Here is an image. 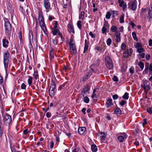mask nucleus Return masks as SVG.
<instances>
[{"label":"nucleus","instance_id":"2eb2a0df","mask_svg":"<svg viewBox=\"0 0 152 152\" xmlns=\"http://www.w3.org/2000/svg\"><path fill=\"white\" fill-rule=\"evenodd\" d=\"M107 102H106V105L107 107L109 108L111 106L113 105V103L112 102V100L111 99H107Z\"/></svg>","mask_w":152,"mask_h":152},{"label":"nucleus","instance_id":"cd10ccee","mask_svg":"<svg viewBox=\"0 0 152 152\" xmlns=\"http://www.w3.org/2000/svg\"><path fill=\"white\" fill-rule=\"evenodd\" d=\"M96 89L95 88L94 89L93 91V94L91 95L92 98H97V95L96 94Z\"/></svg>","mask_w":152,"mask_h":152},{"label":"nucleus","instance_id":"2f4dec72","mask_svg":"<svg viewBox=\"0 0 152 152\" xmlns=\"http://www.w3.org/2000/svg\"><path fill=\"white\" fill-rule=\"evenodd\" d=\"M137 51L139 53H142L144 52L145 50L142 47H141L137 49Z\"/></svg>","mask_w":152,"mask_h":152},{"label":"nucleus","instance_id":"5fc2aeb1","mask_svg":"<svg viewBox=\"0 0 152 152\" xmlns=\"http://www.w3.org/2000/svg\"><path fill=\"white\" fill-rule=\"evenodd\" d=\"M35 22H36V28H35V30H36V32H37V27L38 26V21L37 20V19L36 18H35Z\"/></svg>","mask_w":152,"mask_h":152},{"label":"nucleus","instance_id":"e433bc0d","mask_svg":"<svg viewBox=\"0 0 152 152\" xmlns=\"http://www.w3.org/2000/svg\"><path fill=\"white\" fill-rule=\"evenodd\" d=\"M135 48L137 49L142 47V45L140 43L137 42L135 45Z\"/></svg>","mask_w":152,"mask_h":152},{"label":"nucleus","instance_id":"c03bdc74","mask_svg":"<svg viewBox=\"0 0 152 152\" xmlns=\"http://www.w3.org/2000/svg\"><path fill=\"white\" fill-rule=\"evenodd\" d=\"M147 67H146L143 72L144 73H145V74H146L148 73V66L149 65V63H147Z\"/></svg>","mask_w":152,"mask_h":152},{"label":"nucleus","instance_id":"ea45409f","mask_svg":"<svg viewBox=\"0 0 152 152\" xmlns=\"http://www.w3.org/2000/svg\"><path fill=\"white\" fill-rule=\"evenodd\" d=\"M83 101L85 103H88L89 102V99L88 97L86 96L84 98Z\"/></svg>","mask_w":152,"mask_h":152},{"label":"nucleus","instance_id":"9b49d317","mask_svg":"<svg viewBox=\"0 0 152 152\" xmlns=\"http://www.w3.org/2000/svg\"><path fill=\"white\" fill-rule=\"evenodd\" d=\"M67 30L69 32L70 34H74L75 33L73 26L71 23L67 25Z\"/></svg>","mask_w":152,"mask_h":152},{"label":"nucleus","instance_id":"8fccbe9b","mask_svg":"<svg viewBox=\"0 0 152 152\" xmlns=\"http://www.w3.org/2000/svg\"><path fill=\"white\" fill-rule=\"evenodd\" d=\"M107 31V29L106 28L104 27H103L102 30V34H104Z\"/></svg>","mask_w":152,"mask_h":152},{"label":"nucleus","instance_id":"e2e57ef3","mask_svg":"<svg viewBox=\"0 0 152 152\" xmlns=\"http://www.w3.org/2000/svg\"><path fill=\"white\" fill-rule=\"evenodd\" d=\"M51 114L50 112H48L46 114V117L48 118H49L50 117H51Z\"/></svg>","mask_w":152,"mask_h":152},{"label":"nucleus","instance_id":"412c9836","mask_svg":"<svg viewBox=\"0 0 152 152\" xmlns=\"http://www.w3.org/2000/svg\"><path fill=\"white\" fill-rule=\"evenodd\" d=\"M129 56H130V55H129V50H126L123 53V57L124 58H128Z\"/></svg>","mask_w":152,"mask_h":152},{"label":"nucleus","instance_id":"3c124183","mask_svg":"<svg viewBox=\"0 0 152 152\" xmlns=\"http://www.w3.org/2000/svg\"><path fill=\"white\" fill-rule=\"evenodd\" d=\"M129 72L131 74H133L134 72V68L133 67H131L129 69Z\"/></svg>","mask_w":152,"mask_h":152},{"label":"nucleus","instance_id":"774afa93","mask_svg":"<svg viewBox=\"0 0 152 152\" xmlns=\"http://www.w3.org/2000/svg\"><path fill=\"white\" fill-rule=\"evenodd\" d=\"M113 99H116L118 98V96L116 94H114L113 96Z\"/></svg>","mask_w":152,"mask_h":152},{"label":"nucleus","instance_id":"f257e3e1","mask_svg":"<svg viewBox=\"0 0 152 152\" xmlns=\"http://www.w3.org/2000/svg\"><path fill=\"white\" fill-rule=\"evenodd\" d=\"M38 20L40 26L44 33H46L47 30L44 22V18L43 15L42 10L39 9L38 10Z\"/></svg>","mask_w":152,"mask_h":152},{"label":"nucleus","instance_id":"a211bd4d","mask_svg":"<svg viewBox=\"0 0 152 152\" xmlns=\"http://www.w3.org/2000/svg\"><path fill=\"white\" fill-rule=\"evenodd\" d=\"M116 38V41L117 42H119L121 41L120 33L118 31H117L115 33Z\"/></svg>","mask_w":152,"mask_h":152},{"label":"nucleus","instance_id":"c85d7f7f","mask_svg":"<svg viewBox=\"0 0 152 152\" xmlns=\"http://www.w3.org/2000/svg\"><path fill=\"white\" fill-rule=\"evenodd\" d=\"M132 36L134 39L137 41L138 40V38L136 36V34L135 31H133L132 33Z\"/></svg>","mask_w":152,"mask_h":152},{"label":"nucleus","instance_id":"f8f14e48","mask_svg":"<svg viewBox=\"0 0 152 152\" xmlns=\"http://www.w3.org/2000/svg\"><path fill=\"white\" fill-rule=\"evenodd\" d=\"M127 136L125 133H123L121 134V136H119L118 137V139L120 142H122L124 141V139L126 138Z\"/></svg>","mask_w":152,"mask_h":152},{"label":"nucleus","instance_id":"09e8293b","mask_svg":"<svg viewBox=\"0 0 152 152\" xmlns=\"http://www.w3.org/2000/svg\"><path fill=\"white\" fill-rule=\"evenodd\" d=\"M112 40L110 38H108L107 40V45H110L111 43Z\"/></svg>","mask_w":152,"mask_h":152},{"label":"nucleus","instance_id":"a19ab883","mask_svg":"<svg viewBox=\"0 0 152 152\" xmlns=\"http://www.w3.org/2000/svg\"><path fill=\"white\" fill-rule=\"evenodd\" d=\"M146 10V9L144 8H142L141 9V10L140 13V15L141 16H142L144 15V13L145 12Z\"/></svg>","mask_w":152,"mask_h":152},{"label":"nucleus","instance_id":"de8ad7c7","mask_svg":"<svg viewBox=\"0 0 152 152\" xmlns=\"http://www.w3.org/2000/svg\"><path fill=\"white\" fill-rule=\"evenodd\" d=\"M26 85L24 83H23L21 85V88L22 89L25 90L26 89Z\"/></svg>","mask_w":152,"mask_h":152},{"label":"nucleus","instance_id":"0e129e2a","mask_svg":"<svg viewBox=\"0 0 152 152\" xmlns=\"http://www.w3.org/2000/svg\"><path fill=\"white\" fill-rule=\"evenodd\" d=\"M113 80L114 81H118V78L115 75L113 76Z\"/></svg>","mask_w":152,"mask_h":152},{"label":"nucleus","instance_id":"72a5a7b5","mask_svg":"<svg viewBox=\"0 0 152 152\" xmlns=\"http://www.w3.org/2000/svg\"><path fill=\"white\" fill-rule=\"evenodd\" d=\"M139 66L141 68V70H142L144 67V64L142 62H140L139 63Z\"/></svg>","mask_w":152,"mask_h":152},{"label":"nucleus","instance_id":"7c9ffc66","mask_svg":"<svg viewBox=\"0 0 152 152\" xmlns=\"http://www.w3.org/2000/svg\"><path fill=\"white\" fill-rule=\"evenodd\" d=\"M117 30V28L116 26H111V30L112 32H114Z\"/></svg>","mask_w":152,"mask_h":152},{"label":"nucleus","instance_id":"c9c22d12","mask_svg":"<svg viewBox=\"0 0 152 152\" xmlns=\"http://www.w3.org/2000/svg\"><path fill=\"white\" fill-rule=\"evenodd\" d=\"M81 21L80 20H78L77 23V25L79 28L80 30L82 28Z\"/></svg>","mask_w":152,"mask_h":152},{"label":"nucleus","instance_id":"58836bf2","mask_svg":"<svg viewBox=\"0 0 152 152\" xmlns=\"http://www.w3.org/2000/svg\"><path fill=\"white\" fill-rule=\"evenodd\" d=\"M126 45L124 43H122L121 46V50H124L126 49Z\"/></svg>","mask_w":152,"mask_h":152},{"label":"nucleus","instance_id":"a878e982","mask_svg":"<svg viewBox=\"0 0 152 152\" xmlns=\"http://www.w3.org/2000/svg\"><path fill=\"white\" fill-rule=\"evenodd\" d=\"M91 149L93 152H96L97 150L96 146L95 145H91Z\"/></svg>","mask_w":152,"mask_h":152},{"label":"nucleus","instance_id":"6e6d98bb","mask_svg":"<svg viewBox=\"0 0 152 152\" xmlns=\"http://www.w3.org/2000/svg\"><path fill=\"white\" fill-rule=\"evenodd\" d=\"M121 7H122L123 10L124 11L126 10V9L127 7L126 4V3L124 4L123 5V6H122Z\"/></svg>","mask_w":152,"mask_h":152},{"label":"nucleus","instance_id":"c756f323","mask_svg":"<svg viewBox=\"0 0 152 152\" xmlns=\"http://www.w3.org/2000/svg\"><path fill=\"white\" fill-rule=\"evenodd\" d=\"M124 14H121L120 19V22L121 23H122L124 22Z\"/></svg>","mask_w":152,"mask_h":152},{"label":"nucleus","instance_id":"13d9d810","mask_svg":"<svg viewBox=\"0 0 152 152\" xmlns=\"http://www.w3.org/2000/svg\"><path fill=\"white\" fill-rule=\"evenodd\" d=\"M151 58L150 55L147 54L145 56V58L146 60L148 61L150 60Z\"/></svg>","mask_w":152,"mask_h":152},{"label":"nucleus","instance_id":"6e6552de","mask_svg":"<svg viewBox=\"0 0 152 152\" xmlns=\"http://www.w3.org/2000/svg\"><path fill=\"white\" fill-rule=\"evenodd\" d=\"M43 5L46 9V12H48L51 9L50 4L49 0H44Z\"/></svg>","mask_w":152,"mask_h":152},{"label":"nucleus","instance_id":"9d476101","mask_svg":"<svg viewBox=\"0 0 152 152\" xmlns=\"http://www.w3.org/2000/svg\"><path fill=\"white\" fill-rule=\"evenodd\" d=\"M4 25L6 30V32L7 34H9L12 29L11 26L10 22H5Z\"/></svg>","mask_w":152,"mask_h":152},{"label":"nucleus","instance_id":"bf43d9fd","mask_svg":"<svg viewBox=\"0 0 152 152\" xmlns=\"http://www.w3.org/2000/svg\"><path fill=\"white\" fill-rule=\"evenodd\" d=\"M65 84H64L60 86L58 88V90L61 91L62 89L65 87Z\"/></svg>","mask_w":152,"mask_h":152},{"label":"nucleus","instance_id":"79ce46f5","mask_svg":"<svg viewBox=\"0 0 152 152\" xmlns=\"http://www.w3.org/2000/svg\"><path fill=\"white\" fill-rule=\"evenodd\" d=\"M84 12L83 11L81 12L80 14V15L79 16V19H83L84 18Z\"/></svg>","mask_w":152,"mask_h":152},{"label":"nucleus","instance_id":"603ef678","mask_svg":"<svg viewBox=\"0 0 152 152\" xmlns=\"http://www.w3.org/2000/svg\"><path fill=\"white\" fill-rule=\"evenodd\" d=\"M3 90L4 92H2V91H1V95H3V96H4L5 95H6L7 94V93L6 92V91L5 89L3 88Z\"/></svg>","mask_w":152,"mask_h":152},{"label":"nucleus","instance_id":"052dcab7","mask_svg":"<svg viewBox=\"0 0 152 152\" xmlns=\"http://www.w3.org/2000/svg\"><path fill=\"white\" fill-rule=\"evenodd\" d=\"M18 37L19 39L21 40L22 39V32L21 31H20L19 32V35Z\"/></svg>","mask_w":152,"mask_h":152},{"label":"nucleus","instance_id":"4468645a","mask_svg":"<svg viewBox=\"0 0 152 152\" xmlns=\"http://www.w3.org/2000/svg\"><path fill=\"white\" fill-rule=\"evenodd\" d=\"M89 44V42L86 39L85 40V45L84 47L83 53H85L88 50V46Z\"/></svg>","mask_w":152,"mask_h":152},{"label":"nucleus","instance_id":"49530a36","mask_svg":"<svg viewBox=\"0 0 152 152\" xmlns=\"http://www.w3.org/2000/svg\"><path fill=\"white\" fill-rule=\"evenodd\" d=\"M111 16L110 12H107V14L106 15V18L107 19H109L110 18V17Z\"/></svg>","mask_w":152,"mask_h":152},{"label":"nucleus","instance_id":"aec40b11","mask_svg":"<svg viewBox=\"0 0 152 152\" xmlns=\"http://www.w3.org/2000/svg\"><path fill=\"white\" fill-rule=\"evenodd\" d=\"M33 75L36 80H39V75L38 73V71H37L34 70V73L33 74Z\"/></svg>","mask_w":152,"mask_h":152},{"label":"nucleus","instance_id":"39448f33","mask_svg":"<svg viewBox=\"0 0 152 152\" xmlns=\"http://www.w3.org/2000/svg\"><path fill=\"white\" fill-rule=\"evenodd\" d=\"M10 54L8 51L4 52L3 54L4 66L6 70L8 67Z\"/></svg>","mask_w":152,"mask_h":152},{"label":"nucleus","instance_id":"f704fd0d","mask_svg":"<svg viewBox=\"0 0 152 152\" xmlns=\"http://www.w3.org/2000/svg\"><path fill=\"white\" fill-rule=\"evenodd\" d=\"M118 2L119 4V6L121 7L124 4V1L123 0H118Z\"/></svg>","mask_w":152,"mask_h":152},{"label":"nucleus","instance_id":"b1692460","mask_svg":"<svg viewBox=\"0 0 152 152\" xmlns=\"http://www.w3.org/2000/svg\"><path fill=\"white\" fill-rule=\"evenodd\" d=\"M59 31V30L58 28H54L52 31V32L54 35H56Z\"/></svg>","mask_w":152,"mask_h":152},{"label":"nucleus","instance_id":"6ab92c4d","mask_svg":"<svg viewBox=\"0 0 152 152\" xmlns=\"http://www.w3.org/2000/svg\"><path fill=\"white\" fill-rule=\"evenodd\" d=\"M115 113L117 115H119L122 114V111L118 107H116L114 111Z\"/></svg>","mask_w":152,"mask_h":152},{"label":"nucleus","instance_id":"4d7b16f0","mask_svg":"<svg viewBox=\"0 0 152 152\" xmlns=\"http://www.w3.org/2000/svg\"><path fill=\"white\" fill-rule=\"evenodd\" d=\"M142 87L145 90L147 88L149 90L150 89V88L149 87V86L147 85L145 86V85H144Z\"/></svg>","mask_w":152,"mask_h":152},{"label":"nucleus","instance_id":"4c0bfd02","mask_svg":"<svg viewBox=\"0 0 152 152\" xmlns=\"http://www.w3.org/2000/svg\"><path fill=\"white\" fill-rule=\"evenodd\" d=\"M90 77V76L88 75H86L83 78L82 80L83 81L85 82Z\"/></svg>","mask_w":152,"mask_h":152},{"label":"nucleus","instance_id":"4be33fe9","mask_svg":"<svg viewBox=\"0 0 152 152\" xmlns=\"http://www.w3.org/2000/svg\"><path fill=\"white\" fill-rule=\"evenodd\" d=\"M9 41L5 39H3V45L5 48H7L8 46Z\"/></svg>","mask_w":152,"mask_h":152},{"label":"nucleus","instance_id":"dca6fc26","mask_svg":"<svg viewBox=\"0 0 152 152\" xmlns=\"http://www.w3.org/2000/svg\"><path fill=\"white\" fill-rule=\"evenodd\" d=\"M28 38L30 42V45L32 47V44L31 42V40H33V36L32 34V32L31 31H29V35H28Z\"/></svg>","mask_w":152,"mask_h":152},{"label":"nucleus","instance_id":"69168bd1","mask_svg":"<svg viewBox=\"0 0 152 152\" xmlns=\"http://www.w3.org/2000/svg\"><path fill=\"white\" fill-rule=\"evenodd\" d=\"M89 34L93 38L95 37V34H93L92 32H90L89 33Z\"/></svg>","mask_w":152,"mask_h":152},{"label":"nucleus","instance_id":"338daca9","mask_svg":"<svg viewBox=\"0 0 152 152\" xmlns=\"http://www.w3.org/2000/svg\"><path fill=\"white\" fill-rule=\"evenodd\" d=\"M103 27H104L106 28H108L109 27V25L107 22H105L104 23V26Z\"/></svg>","mask_w":152,"mask_h":152},{"label":"nucleus","instance_id":"864d4df0","mask_svg":"<svg viewBox=\"0 0 152 152\" xmlns=\"http://www.w3.org/2000/svg\"><path fill=\"white\" fill-rule=\"evenodd\" d=\"M30 131L28 129H26L24 130L23 132V134L26 135L29 133Z\"/></svg>","mask_w":152,"mask_h":152},{"label":"nucleus","instance_id":"473e14b6","mask_svg":"<svg viewBox=\"0 0 152 152\" xmlns=\"http://www.w3.org/2000/svg\"><path fill=\"white\" fill-rule=\"evenodd\" d=\"M129 93L127 92H126L124 95L123 96L122 98L125 99H128L129 96Z\"/></svg>","mask_w":152,"mask_h":152},{"label":"nucleus","instance_id":"f03ea898","mask_svg":"<svg viewBox=\"0 0 152 152\" xmlns=\"http://www.w3.org/2000/svg\"><path fill=\"white\" fill-rule=\"evenodd\" d=\"M69 44L71 54L72 55H74L76 54L77 52L75 40L71 38Z\"/></svg>","mask_w":152,"mask_h":152},{"label":"nucleus","instance_id":"0eeeda50","mask_svg":"<svg viewBox=\"0 0 152 152\" xmlns=\"http://www.w3.org/2000/svg\"><path fill=\"white\" fill-rule=\"evenodd\" d=\"M137 2L136 0L129 2L128 4V8L133 11L136 10L137 9Z\"/></svg>","mask_w":152,"mask_h":152},{"label":"nucleus","instance_id":"5701e85b","mask_svg":"<svg viewBox=\"0 0 152 152\" xmlns=\"http://www.w3.org/2000/svg\"><path fill=\"white\" fill-rule=\"evenodd\" d=\"M28 80L27 82L29 86H31L32 84L33 78L32 77L28 76Z\"/></svg>","mask_w":152,"mask_h":152},{"label":"nucleus","instance_id":"f3484780","mask_svg":"<svg viewBox=\"0 0 152 152\" xmlns=\"http://www.w3.org/2000/svg\"><path fill=\"white\" fill-rule=\"evenodd\" d=\"M150 8L149 9L148 12V17L149 18V20L152 18V4L150 5Z\"/></svg>","mask_w":152,"mask_h":152},{"label":"nucleus","instance_id":"37998d69","mask_svg":"<svg viewBox=\"0 0 152 152\" xmlns=\"http://www.w3.org/2000/svg\"><path fill=\"white\" fill-rule=\"evenodd\" d=\"M147 111L149 114H152V108L151 107L148 108L147 109Z\"/></svg>","mask_w":152,"mask_h":152},{"label":"nucleus","instance_id":"a18cd8bd","mask_svg":"<svg viewBox=\"0 0 152 152\" xmlns=\"http://www.w3.org/2000/svg\"><path fill=\"white\" fill-rule=\"evenodd\" d=\"M89 86L88 85H86L85 88L83 89V91L84 92H86L88 91Z\"/></svg>","mask_w":152,"mask_h":152},{"label":"nucleus","instance_id":"ddd939ff","mask_svg":"<svg viewBox=\"0 0 152 152\" xmlns=\"http://www.w3.org/2000/svg\"><path fill=\"white\" fill-rule=\"evenodd\" d=\"M78 132L80 135H84L86 133V128L85 127H80L78 129Z\"/></svg>","mask_w":152,"mask_h":152},{"label":"nucleus","instance_id":"393cba45","mask_svg":"<svg viewBox=\"0 0 152 152\" xmlns=\"http://www.w3.org/2000/svg\"><path fill=\"white\" fill-rule=\"evenodd\" d=\"M50 57L51 60H52L54 58V53L53 50H51L50 53Z\"/></svg>","mask_w":152,"mask_h":152},{"label":"nucleus","instance_id":"20e7f679","mask_svg":"<svg viewBox=\"0 0 152 152\" xmlns=\"http://www.w3.org/2000/svg\"><path fill=\"white\" fill-rule=\"evenodd\" d=\"M3 121L4 124L9 126L12 121L11 116L8 114L3 115Z\"/></svg>","mask_w":152,"mask_h":152},{"label":"nucleus","instance_id":"423d86ee","mask_svg":"<svg viewBox=\"0 0 152 152\" xmlns=\"http://www.w3.org/2000/svg\"><path fill=\"white\" fill-rule=\"evenodd\" d=\"M105 63L107 68L109 69H113V62L110 57L106 56L105 58Z\"/></svg>","mask_w":152,"mask_h":152},{"label":"nucleus","instance_id":"7ed1b4c3","mask_svg":"<svg viewBox=\"0 0 152 152\" xmlns=\"http://www.w3.org/2000/svg\"><path fill=\"white\" fill-rule=\"evenodd\" d=\"M56 89V84L55 82L52 80L50 87L49 90V95L51 98L55 96Z\"/></svg>","mask_w":152,"mask_h":152},{"label":"nucleus","instance_id":"1a4fd4ad","mask_svg":"<svg viewBox=\"0 0 152 152\" xmlns=\"http://www.w3.org/2000/svg\"><path fill=\"white\" fill-rule=\"evenodd\" d=\"M106 48L105 45H102L100 46H96L95 49L100 53H103L104 51Z\"/></svg>","mask_w":152,"mask_h":152},{"label":"nucleus","instance_id":"bb28decb","mask_svg":"<svg viewBox=\"0 0 152 152\" xmlns=\"http://www.w3.org/2000/svg\"><path fill=\"white\" fill-rule=\"evenodd\" d=\"M100 137L101 140H104L105 139L106 136L104 132H101L100 133Z\"/></svg>","mask_w":152,"mask_h":152},{"label":"nucleus","instance_id":"680f3d73","mask_svg":"<svg viewBox=\"0 0 152 152\" xmlns=\"http://www.w3.org/2000/svg\"><path fill=\"white\" fill-rule=\"evenodd\" d=\"M126 103V101H125L124 100H122L120 102V104L122 106L124 105Z\"/></svg>","mask_w":152,"mask_h":152}]
</instances>
